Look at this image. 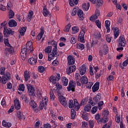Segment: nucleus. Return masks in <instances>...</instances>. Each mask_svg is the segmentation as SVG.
Segmentation results:
<instances>
[{
	"instance_id": "nucleus-1",
	"label": "nucleus",
	"mask_w": 128,
	"mask_h": 128,
	"mask_svg": "<svg viewBox=\"0 0 128 128\" xmlns=\"http://www.w3.org/2000/svg\"><path fill=\"white\" fill-rule=\"evenodd\" d=\"M68 106L69 108H74L76 112L78 111L80 108V103H78L76 99H74V100H70Z\"/></svg>"
},
{
	"instance_id": "nucleus-2",
	"label": "nucleus",
	"mask_w": 128,
	"mask_h": 128,
	"mask_svg": "<svg viewBox=\"0 0 128 128\" xmlns=\"http://www.w3.org/2000/svg\"><path fill=\"white\" fill-rule=\"evenodd\" d=\"M56 92H57L58 96V100L60 104L64 106V108L68 104V102H66V99L64 96H62L60 90H56Z\"/></svg>"
},
{
	"instance_id": "nucleus-3",
	"label": "nucleus",
	"mask_w": 128,
	"mask_h": 128,
	"mask_svg": "<svg viewBox=\"0 0 128 128\" xmlns=\"http://www.w3.org/2000/svg\"><path fill=\"white\" fill-rule=\"evenodd\" d=\"M26 86L28 89V94L29 96H36V90H34V88L30 84H26Z\"/></svg>"
},
{
	"instance_id": "nucleus-4",
	"label": "nucleus",
	"mask_w": 128,
	"mask_h": 128,
	"mask_svg": "<svg viewBox=\"0 0 128 128\" xmlns=\"http://www.w3.org/2000/svg\"><path fill=\"white\" fill-rule=\"evenodd\" d=\"M76 82L74 80H70L69 81L68 86H67V90L68 92H76Z\"/></svg>"
},
{
	"instance_id": "nucleus-5",
	"label": "nucleus",
	"mask_w": 128,
	"mask_h": 128,
	"mask_svg": "<svg viewBox=\"0 0 128 128\" xmlns=\"http://www.w3.org/2000/svg\"><path fill=\"white\" fill-rule=\"evenodd\" d=\"M94 118L96 120L98 124H106L108 122L106 118L103 117L100 118V114L98 113L95 115Z\"/></svg>"
},
{
	"instance_id": "nucleus-6",
	"label": "nucleus",
	"mask_w": 128,
	"mask_h": 128,
	"mask_svg": "<svg viewBox=\"0 0 128 128\" xmlns=\"http://www.w3.org/2000/svg\"><path fill=\"white\" fill-rule=\"evenodd\" d=\"M81 32L78 36V40L80 42H84V34H86V28L84 27L81 28Z\"/></svg>"
},
{
	"instance_id": "nucleus-7",
	"label": "nucleus",
	"mask_w": 128,
	"mask_h": 128,
	"mask_svg": "<svg viewBox=\"0 0 128 128\" xmlns=\"http://www.w3.org/2000/svg\"><path fill=\"white\" fill-rule=\"evenodd\" d=\"M4 34L5 38H8L10 36H14V31H13L10 28H8V27L4 26Z\"/></svg>"
},
{
	"instance_id": "nucleus-8",
	"label": "nucleus",
	"mask_w": 128,
	"mask_h": 128,
	"mask_svg": "<svg viewBox=\"0 0 128 128\" xmlns=\"http://www.w3.org/2000/svg\"><path fill=\"white\" fill-rule=\"evenodd\" d=\"M100 98H102V94H100V93H98L96 96L93 98L94 101H92V100H90V104H92V106H96V104H97L100 102Z\"/></svg>"
},
{
	"instance_id": "nucleus-9",
	"label": "nucleus",
	"mask_w": 128,
	"mask_h": 128,
	"mask_svg": "<svg viewBox=\"0 0 128 128\" xmlns=\"http://www.w3.org/2000/svg\"><path fill=\"white\" fill-rule=\"evenodd\" d=\"M30 54V53H28V50L26 48H22L21 49L20 55L22 60H24L26 58V57L28 56V55Z\"/></svg>"
},
{
	"instance_id": "nucleus-10",
	"label": "nucleus",
	"mask_w": 128,
	"mask_h": 128,
	"mask_svg": "<svg viewBox=\"0 0 128 128\" xmlns=\"http://www.w3.org/2000/svg\"><path fill=\"white\" fill-rule=\"evenodd\" d=\"M12 80L10 73V72H6L2 77V84H6L8 82V80Z\"/></svg>"
},
{
	"instance_id": "nucleus-11",
	"label": "nucleus",
	"mask_w": 128,
	"mask_h": 128,
	"mask_svg": "<svg viewBox=\"0 0 128 128\" xmlns=\"http://www.w3.org/2000/svg\"><path fill=\"white\" fill-rule=\"evenodd\" d=\"M118 46H123L124 48L126 46V38H124V36H120L118 38Z\"/></svg>"
},
{
	"instance_id": "nucleus-12",
	"label": "nucleus",
	"mask_w": 128,
	"mask_h": 128,
	"mask_svg": "<svg viewBox=\"0 0 128 128\" xmlns=\"http://www.w3.org/2000/svg\"><path fill=\"white\" fill-rule=\"evenodd\" d=\"M26 48L28 50V54H30L34 52V48L32 47V42L28 41L26 44Z\"/></svg>"
},
{
	"instance_id": "nucleus-13",
	"label": "nucleus",
	"mask_w": 128,
	"mask_h": 128,
	"mask_svg": "<svg viewBox=\"0 0 128 128\" xmlns=\"http://www.w3.org/2000/svg\"><path fill=\"white\" fill-rule=\"evenodd\" d=\"M112 30H113L114 39L116 40V38H118V36H120V28L118 27L112 28Z\"/></svg>"
},
{
	"instance_id": "nucleus-14",
	"label": "nucleus",
	"mask_w": 128,
	"mask_h": 128,
	"mask_svg": "<svg viewBox=\"0 0 128 128\" xmlns=\"http://www.w3.org/2000/svg\"><path fill=\"white\" fill-rule=\"evenodd\" d=\"M28 62L32 66H34L36 62H38V57L34 56V58H30L28 60Z\"/></svg>"
},
{
	"instance_id": "nucleus-15",
	"label": "nucleus",
	"mask_w": 128,
	"mask_h": 128,
	"mask_svg": "<svg viewBox=\"0 0 128 128\" xmlns=\"http://www.w3.org/2000/svg\"><path fill=\"white\" fill-rule=\"evenodd\" d=\"M14 102L16 110H20L21 106L20 103V100L18 98H16L14 100Z\"/></svg>"
},
{
	"instance_id": "nucleus-16",
	"label": "nucleus",
	"mask_w": 128,
	"mask_h": 128,
	"mask_svg": "<svg viewBox=\"0 0 128 128\" xmlns=\"http://www.w3.org/2000/svg\"><path fill=\"white\" fill-rule=\"evenodd\" d=\"M76 66L74 65L69 66L66 70L68 74H70L72 72H76Z\"/></svg>"
},
{
	"instance_id": "nucleus-17",
	"label": "nucleus",
	"mask_w": 128,
	"mask_h": 128,
	"mask_svg": "<svg viewBox=\"0 0 128 128\" xmlns=\"http://www.w3.org/2000/svg\"><path fill=\"white\" fill-rule=\"evenodd\" d=\"M24 78L25 82H26L30 78V72L28 70H26L24 72Z\"/></svg>"
},
{
	"instance_id": "nucleus-18",
	"label": "nucleus",
	"mask_w": 128,
	"mask_h": 128,
	"mask_svg": "<svg viewBox=\"0 0 128 128\" xmlns=\"http://www.w3.org/2000/svg\"><path fill=\"white\" fill-rule=\"evenodd\" d=\"M40 30V32L38 34L37 37L36 38V40H42V36L44 34V28H41Z\"/></svg>"
},
{
	"instance_id": "nucleus-19",
	"label": "nucleus",
	"mask_w": 128,
	"mask_h": 128,
	"mask_svg": "<svg viewBox=\"0 0 128 128\" xmlns=\"http://www.w3.org/2000/svg\"><path fill=\"white\" fill-rule=\"evenodd\" d=\"M100 90V82H96L92 87V92H96Z\"/></svg>"
},
{
	"instance_id": "nucleus-20",
	"label": "nucleus",
	"mask_w": 128,
	"mask_h": 128,
	"mask_svg": "<svg viewBox=\"0 0 128 128\" xmlns=\"http://www.w3.org/2000/svg\"><path fill=\"white\" fill-rule=\"evenodd\" d=\"M76 60L72 56H69L68 57V62L69 66H72V64H74Z\"/></svg>"
},
{
	"instance_id": "nucleus-21",
	"label": "nucleus",
	"mask_w": 128,
	"mask_h": 128,
	"mask_svg": "<svg viewBox=\"0 0 128 128\" xmlns=\"http://www.w3.org/2000/svg\"><path fill=\"white\" fill-rule=\"evenodd\" d=\"M8 25L10 28H14L18 26L16 21L14 19L10 20L8 22Z\"/></svg>"
},
{
	"instance_id": "nucleus-22",
	"label": "nucleus",
	"mask_w": 128,
	"mask_h": 128,
	"mask_svg": "<svg viewBox=\"0 0 128 128\" xmlns=\"http://www.w3.org/2000/svg\"><path fill=\"white\" fill-rule=\"evenodd\" d=\"M80 72L81 76H84L86 72V66L84 64L80 68Z\"/></svg>"
},
{
	"instance_id": "nucleus-23",
	"label": "nucleus",
	"mask_w": 128,
	"mask_h": 128,
	"mask_svg": "<svg viewBox=\"0 0 128 128\" xmlns=\"http://www.w3.org/2000/svg\"><path fill=\"white\" fill-rule=\"evenodd\" d=\"M80 81L82 84H86L88 82V77H86V76H84L80 78Z\"/></svg>"
},
{
	"instance_id": "nucleus-24",
	"label": "nucleus",
	"mask_w": 128,
	"mask_h": 128,
	"mask_svg": "<svg viewBox=\"0 0 128 128\" xmlns=\"http://www.w3.org/2000/svg\"><path fill=\"white\" fill-rule=\"evenodd\" d=\"M77 14L80 18V20H84V12H82V10H78Z\"/></svg>"
},
{
	"instance_id": "nucleus-25",
	"label": "nucleus",
	"mask_w": 128,
	"mask_h": 128,
	"mask_svg": "<svg viewBox=\"0 0 128 128\" xmlns=\"http://www.w3.org/2000/svg\"><path fill=\"white\" fill-rule=\"evenodd\" d=\"M17 114L18 120H26V116H24V115H22V111L18 110L17 112Z\"/></svg>"
},
{
	"instance_id": "nucleus-26",
	"label": "nucleus",
	"mask_w": 128,
	"mask_h": 128,
	"mask_svg": "<svg viewBox=\"0 0 128 128\" xmlns=\"http://www.w3.org/2000/svg\"><path fill=\"white\" fill-rule=\"evenodd\" d=\"M29 104L30 106L32 108H33L34 110V108H37L38 106V104L36 103L34 100H31L29 102Z\"/></svg>"
},
{
	"instance_id": "nucleus-27",
	"label": "nucleus",
	"mask_w": 128,
	"mask_h": 128,
	"mask_svg": "<svg viewBox=\"0 0 128 128\" xmlns=\"http://www.w3.org/2000/svg\"><path fill=\"white\" fill-rule=\"evenodd\" d=\"M2 125L5 128H10L12 126V123L10 122H6V120H4L2 122Z\"/></svg>"
},
{
	"instance_id": "nucleus-28",
	"label": "nucleus",
	"mask_w": 128,
	"mask_h": 128,
	"mask_svg": "<svg viewBox=\"0 0 128 128\" xmlns=\"http://www.w3.org/2000/svg\"><path fill=\"white\" fill-rule=\"evenodd\" d=\"M99 54L100 56H104L108 54V51L105 49L100 50H99Z\"/></svg>"
},
{
	"instance_id": "nucleus-29",
	"label": "nucleus",
	"mask_w": 128,
	"mask_h": 128,
	"mask_svg": "<svg viewBox=\"0 0 128 128\" xmlns=\"http://www.w3.org/2000/svg\"><path fill=\"white\" fill-rule=\"evenodd\" d=\"M32 16H34V11L32 10H29V12L28 14L27 20H28V22H30L32 20Z\"/></svg>"
},
{
	"instance_id": "nucleus-30",
	"label": "nucleus",
	"mask_w": 128,
	"mask_h": 128,
	"mask_svg": "<svg viewBox=\"0 0 128 128\" xmlns=\"http://www.w3.org/2000/svg\"><path fill=\"white\" fill-rule=\"evenodd\" d=\"M78 4V0H69V4L70 6H74V4L76 6Z\"/></svg>"
},
{
	"instance_id": "nucleus-31",
	"label": "nucleus",
	"mask_w": 128,
	"mask_h": 128,
	"mask_svg": "<svg viewBox=\"0 0 128 128\" xmlns=\"http://www.w3.org/2000/svg\"><path fill=\"white\" fill-rule=\"evenodd\" d=\"M62 82L64 86H66L68 84V79L66 76H64L62 78Z\"/></svg>"
},
{
	"instance_id": "nucleus-32",
	"label": "nucleus",
	"mask_w": 128,
	"mask_h": 128,
	"mask_svg": "<svg viewBox=\"0 0 128 128\" xmlns=\"http://www.w3.org/2000/svg\"><path fill=\"white\" fill-rule=\"evenodd\" d=\"M8 18L10 19L14 18V10H10L8 12Z\"/></svg>"
},
{
	"instance_id": "nucleus-33",
	"label": "nucleus",
	"mask_w": 128,
	"mask_h": 128,
	"mask_svg": "<svg viewBox=\"0 0 128 128\" xmlns=\"http://www.w3.org/2000/svg\"><path fill=\"white\" fill-rule=\"evenodd\" d=\"M50 82H52L53 84H56V82H58L56 78L54 76H52L50 78Z\"/></svg>"
},
{
	"instance_id": "nucleus-34",
	"label": "nucleus",
	"mask_w": 128,
	"mask_h": 128,
	"mask_svg": "<svg viewBox=\"0 0 128 128\" xmlns=\"http://www.w3.org/2000/svg\"><path fill=\"white\" fill-rule=\"evenodd\" d=\"M26 32V26H24L21 28L20 30H19V32L20 36H24V33Z\"/></svg>"
},
{
	"instance_id": "nucleus-35",
	"label": "nucleus",
	"mask_w": 128,
	"mask_h": 128,
	"mask_svg": "<svg viewBox=\"0 0 128 128\" xmlns=\"http://www.w3.org/2000/svg\"><path fill=\"white\" fill-rule=\"evenodd\" d=\"M42 14L44 16H48V8H46V6L43 7Z\"/></svg>"
},
{
	"instance_id": "nucleus-36",
	"label": "nucleus",
	"mask_w": 128,
	"mask_h": 128,
	"mask_svg": "<svg viewBox=\"0 0 128 128\" xmlns=\"http://www.w3.org/2000/svg\"><path fill=\"white\" fill-rule=\"evenodd\" d=\"M90 110H92V106L90 104H87L84 107V112H90Z\"/></svg>"
},
{
	"instance_id": "nucleus-37",
	"label": "nucleus",
	"mask_w": 128,
	"mask_h": 128,
	"mask_svg": "<svg viewBox=\"0 0 128 128\" xmlns=\"http://www.w3.org/2000/svg\"><path fill=\"white\" fill-rule=\"evenodd\" d=\"M76 48L80 50H84V44L78 43L76 44Z\"/></svg>"
},
{
	"instance_id": "nucleus-38",
	"label": "nucleus",
	"mask_w": 128,
	"mask_h": 128,
	"mask_svg": "<svg viewBox=\"0 0 128 128\" xmlns=\"http://www.w3.org/2000/svg\"><path fill=\"white\" fill-rule=\"evenodd\" d=\"M90 3L88 2L87 4H84L82 5V8L84 10H86V12H88V9L90 8Z\"/></svg>"
},
{
	"instance_id": "nucleus-39",
	"label": "nucleus",
	"mask_w": 128,
	"mask_h": 128,
	"mask_svg": "<svg viewBox=\"0 0 128 128\" xmlns=\"http://www.w3.org/2000/svg\"><path fill=\"white\" fill-rule=\"evenodd\" d=\"M76 112L74 108L71 109V118L72 120H74L76 116Z\"/></svg>"
},
{
	"instance_id": "nucleus-40",
	"label": "nucleus",
	"mask_w": 128,
	"mask_h": 128,
	"mask_svg": "<svg viewBox=\"0 0 128 128\" xmlns=\"http://www.w3.org/2000/svg\"><path fill=\"white\" fill-rule=\"evenodd\" d=\"M8 47L10 48H6L5 50V52H9V54H12V52H14V48H12V46H11V45Z\"/></svg>"
},
{
	"instance_id": "nucleus-41",
	"label": "nucleus",
	"mask_w": 128,
	"mask_h": 128,
	"mask_svg": "<svg viewBox=\"0 0 128 128\" xmlns=\"http://www.w3.org/2000/svg\"><path fill=\"white\" fill-rule=\"evenodd\" d=\"M104 101L99 102L98 103V110H102V106H104Z\"/></svg>"
},
{
	"instance_id": "nucleus-42",
	"label": "nucleus",
	"mask_w": 128,
	"mask_h": 128,
	"mask_svg": "<svg viewBox=\"0 0 128 128\" xmlns=\"http://www.w3.org/2000/svg\"><path fill=\"white\" fill-rule=\"evenodd\" d=\"M52 54L56 56H58V47H54L52 49Z\"/></svg>"
},
{
	"instance_id": "nucleus-43",
	"label": "nucleus",
	"mask_w": 128,
	"mask_h": 128,
	"mask_svg": "<svg viewBox=\"0 0 128 128\" xmlns=\"http://www.w3.org/2000/svg\"><path fill=\"white\" fill-rule=\"evenodd\" d=\"M18 90L20 92H24V84H20L18 88Z\"/></svg>"
},
{
	"instance_id": "nucleus-44",
	"label": "nucleus",
	"mask_w": 128,
	"mask_h": 128,
	"mask_svg": "<svg viewBox=\"0 0 128 128\" xmlns=\"http://www.w3.org/2000/svg\"><path fill=\"white\" fill-rule=\"evenodd\" d=\"M50 100H54V98H56V96H54V94L52 90L50 91Z\"/></svg>"
},
{
	"instance_id": "nucleus-45",
	"label": "nucleus",
	"mask_w": 128,
	"mask_h": 128,
	"mask_svg": "<svg viewBox=\"0 0 128 128\" xmlns=\"http://www.w3.org/2000/svg\"><path fill=\"white\" fill-rule=\"evenodd\" d=\"M38 70L39 72L42 73V72H44L46 69L44 68V66H38Z\"/></svg>"
},
{
	"instance_id": "nucleus-46",
	"label": "nucleus",
	"mask_w": 128,
	"mask_h": 128,
	"mask_svg": "<svg viewBox=\"0 0 128 128\" xmlns=\"http://www.w3.org/2000/svg\"><path fill=\"white\" fill-rule=\"evenodd\" d=\"M54 56H56V55H54V54H48V62H50V60H54Z\"/></svg>"
},
{
	"instance_id": "nucleus-47",
	"label": "nucleus",
	"mask_w": 128,
	"mask_h": 128,
	"mask_svg": "<svg viewBox=\"0 0 128 128\" xmlns=\"http://www.w3.org/2000/svg\"><path fill=\"white\" fill-rule=\"evenodd\" d=\"M52 50V46H48L45 48V52H47V54H50V52H51Z\"/></svg>"
},
{
	"instance_id": "nucleus-48",
	"label": "nucleus",
	"mask_w": 128,
	"mask_h": 128,
	"mask_svg": "<svg viewBox=\"0 0 128 128\" xmlns=\"http://www.w3.org/2000/svg\"><path fill=\"white\" fill-rule=\"evenodd\" d=\"M86 88L90 89L92 88V86L94 85V82H88L87 84H86Z\"/></svg>"
},
{
	"instance_id": "nucleus-49",
	"label": "nucleus",
	"mask_w": 128,
	"mask_h": 128,
	"mask_svg": "<svg viewBox=\"0 0 128 128\" xmlns=\"http://www.w3.org/2000/svg\"><path fill=\"white\" fill-rule=\"evenodd\" d=\"M96 112H98V106H93L91 110V112L93 114H96Z\"/></svg>"
},
{
	"instance_id": "nucleus-50",
	"label": "nucleus",
	"mask_w": 128,
	"mask_h": 128,
	"mask_svg": "<svg viewBox=\"0 0 128 128\" xmlns=\"http://www.w3.org/2000/svg\"><path fill=\"white\" fill-rule=\"evenodd\" d=\"M102 0H96V6H102Z\"/></svg>"
},
{
	"instance_id": "nucleus-51",
	"label": "nucleus",
	"mask_w": 128,
	"mask_h": 128,
	"mask_svg": "<svg viewBox=\"0 0 128 128\" xmlns=\"http://www.w3.org/2000/svg\"><path fill=\"white\" fill-rule=\"evenodd\" d=\"M70 26H70V24H68L67 26H65L64 30V32H70Z\"/></svg>"
},
{
	"instance_id": "nucleus-52",
	"label": "nucleus",
	"mask_w": 128,
	"mask_h": 128,
	"mask_svg": "<svg viewBox=\"0 0 128 128\" xmlns=\"http://www.w3.org/2000/svg\"><path fill=\"white\" fill-rule=\"evenodd\" d=\"M70 42L72 44H74L76 42V37L74 36L71 38Z\"/></svg>"
},
{
	"instance_id": "nucleus-53",
	"label": "nucleus",
	"mask_w": 128,
	"mask_h": 128,
	"mask_svg": "<svg viewBox=\"0 0 128 128\" xmlns=\"http://www.w3.org/2000/svg\"><path fill=\"white\" fill-rule=\"evenodd\" d=\"M95 22L96 26L98 28H102V22L100 21V20H96Z\"/></svg>"
},
{
	"instance_id": "nucleus-54",
	"label": "nucleus",
	"mask_w": 128,
	"mask_h": 128,
	"mask_svg": "<svg viewBox=\"0 0 128 128\" xmlns=\"http://www.w3.org/2000/svg\"><path fill=\"white\" fill-rule=\"evenodd\" d=\"M4 44L6 46H10V44L8 38L4 39Z\"/></svg>"
},
{
	"instance_id": "nucleus-55",
	"label": "nucleus",
	"mask_w": 128,
	"mask_h": 128,
	"mask_svg": "<svg viewBox=\"0 0 128 128\" xmlns=\"http://www.w3.org/2000/svg\"><path fill=\"white\" fill-rule=\"evenodd\" d=\"M89 72L90 76H94V68L92 66H90L89 68Z\"/></svg>"
},
{
	"instance_id": "nucleus-56",
	"label": "nucleus",
	"mask_w": 128,
	"mask_h": 128,
	"mask_svg": "<svg viewBox=\"0 0 128 128\" xmlns=\"http://www.w3.org/2000/svg\"><path fill=\"white\" fill-rule=\"evenodd\" d=\"M50 114H51L52 118H53V120H56V113L52 111L50 112Z\"/></svg>"
},
{
	"instance_id": "nucleus-57",
	"label": "nucleus",
	"mask_w": 128,
	"mask_h": 128,
	"mask_svg": "<svg viewBox=\"0 0 128 128\" xmlns=\"http://www.w3.org/2000/svg\"><path fill=\"white\" fill-rule=\"evenodd\" d=\"M25 104H28L30 102V98L26 96H24V98H22V100H24Z\"/></svg>"
},
{
	"instance_id": "nucleus-58",
	"label": "nucleus",
	"mask_w": 128,
	"mask_h": 128,
	"mask_svg": "<svg viewBox=\"0 0 128 128\" xmlns=\"http://www.w3.org/2000/svg\"><path fill=\"white\" fill-rule=\"evenodd\" d=\"M51 44L54 46V48H58V42H56L54 40H52L51 42Z\"/></svg>"
},
{
	"instance_id": "nucleus-59",
	"label": "nucleus",
	"mask_w": 128,
	"mask_h": 128,
	"mask_svg": "<svg viewBox=\"0 0 128 128\" xmlns=\"http://www.w3.org/2000/svg\"><path fill=\"white\" fill-rule=\"evenodd\" d=\"M114 80V76L112 75H110L107 78V80L108 82H110L111 80Z\"/></svg>"
},
{
	"instance_id": "nucleus-60",
	"label": "nucleus",
	"mask_w": 128,
	"mask_h": 128,
	"mask_svg": "<svg viewBox=\"0 0 128 128\" xmlns=\"http://www.w3.org/2000/svg\"><path fill=\"white\" fill-rule=\"evenodd\" d=\"M89 126L90 128H94V120L89 121Z\"/></svg>"
},
{
	"instance_id": "nucleus-61",
	"label": "nucleus",
	"mask_w": 128,
	"mask_h": 128,
	"mask_svg": "<svg viewBox=\"0 0 128 128\" xmlns=\"http://www.w3.org/2000/svg\"><path fill=\"white\" fill-rule=\"evenodd\" d=\"M78 9L76 8H74L73 10H72V16H76V14H78Z\"/></svg>"
},
{
	"instance_id": "nucleus-62",
	"label": "nucleus",
	"mask_w": 128,
	"mask_h": 128,
	"mask_svg": "<svg viewBox=\"0 0 128 128\" xmlns=\"http://www.w3.org/2000/svg\"><path fill=\"white\" fill-rule=\"evenodd\" d=\"M4 70H6V68L4 67H1L0 68V74L2 76L4 74Z\"/></svg>"
},
{
	"instance_id": "nucleus-63",
	"label": "nucleus",
	"mask_w": 128,
	"mask_h": 128,
	"mask_svg": "<svg viewBox=\"0 0 128 128\" xmlns=\"http://www.w3.org/2000/svg\"><path fill=\"white\" fill-rule=\"evenodd\" d=\"M110 26V22L108 21V20H106L105 21L104 26L106 28H108Z\"/></svg>"
},
{
	"instance_id": "nucleus-64",
	"label": "nucleus",
	"mask_w": 128,
	"mask_h": 128,
	"mask_svg": "<svg viewBox=\"0 0 128 128\" xmlns=\"http://www.w3.org/2000/svg\"><path fill=\"white\" fill-rule=\"evenodd\" d=\"M43 128H52V126L50 124H44Z\"/></svg>"
}]
</instances>
